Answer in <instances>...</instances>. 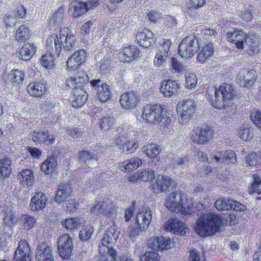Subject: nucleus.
<instances>
[{
    "mask_svg": "<svg viewBox=\"0 0 261 261\" xmlns=\"http://www.w3.org/2000/svg\"><path fill=\"white\" fill-rule=\"evenodd\" d=\"M35 255L36 261H55L52 249L44 242H41L37 245Z\"/></svg>",
    "mask_w": 261,
    "mask_h": 261,
    "instance_id": "17",
    "label": "nucleus"
},
{
    "mask_svg": "<svg viewBox=\"0 0 261 261\" xmlns=\"http://www.w3.org/2000/svg\"><path fill=\"white\" fill-rule=\"evenodd\" d=\"M13 261H31V249L25 240L20 241L14 253Z\"/></svg>",
    "mask_w": 261,
    "mask_h": 261,
    "instance_id": "16",
    "label": "nucleus"
},
{
    "mask_svg": "<svg viewBox=\"0 0 261 261\" xmlns=\"http://www.w3.org/2000/svg\"><path fill=\"white\" fill-rule=\"evenodd\" d=\"M22 221L24 223V226L28 229H30L33 227L34 224L36 221L35 217L29 215H25L22 218Z\"/></svg>",
    "mask_w": 261,
    "mask_h": 261,
    "instance_id": "60",
    "label": "nucleus"
},
{
    "mask_svg": "<svg viewBox=\"0 0 261 261\" xmlns=\"http://www.w3.org/2000/svg\"><path fill=\"white\" fill-rule=\"evenodd\" d=\"M142 118L147 122L168 127L171 120L159 105H147L143 110Z\"/></svg>",
    "mask_w": 261,
    "mask_h": 261,
    "instance_id": "4",
    "label": "nucleus"
},
{
    "mask_svg": "<svg viewBox=\"0 0 261 261\" xmlns=\"http://www.w3.org/2000/svg\"><path fill=\"white\" fill-rule=\"evenodd\" d=\"M4 221L6 226L11 227L16 222L14 212L11 210H7L5 212Z\"/></svg>",
    "mask_w": 261,
    "mask_h": 261,
    "instance_id": "52",
    "label": "nucleus"
},
{
    "mask_svg": "<svg viewBox=\"0 0 261 261\" xmlns=\"http://www.w3.org/2000/svg\"><path fill=\"white\" fill-rule=\"evenodd\" d=\"M143 152L149 157L156 156L161 151V147L155 144H149L143 147Z\"/></svg>",
    "mask_w": 261,
    "mask_h": 261,
    "instance_id": "44",
    "label": "nucleus"
},
{
    "mask_svg": "<svg viewBox=\"0 0 261 261\" xmlns=\"http://www.w3.org/2000/svg\"><path fill=\"white\" fill-rule=\"evenodd\" d=\"M60 39L61 43L62 54H69L75 49L76 38L68 28L61 29Z\"/></svg>",
    "mask_w": 261,
    "mask_h": 261,
    "instance_id": "9",
    "label": "nucleus"
},
{
    "mask_svg": "<svg viewBox=\"0 0 261 261\" xmlns=\"http://www.w3.org/2000/svg\"><path fill=\"white\" fill-rule=\"evenodd\" d=\"M113 123V118L111 116H106L101 118L100 121L101 128L103 130H108Z\"/></svg>",
    "mask_w": 261,
    "mask_h": 261,
    "instance_id": "57",
    "label": "nucleus"
},
{
    "mask_svg": "<svg viewBox=\"0 0 261 261\" xmlns=\"http://www.w3.org/2000/svg\"><path fill=\"white\" fill-rule=\"evenodd\" d=\"M259 41L255 34L251 33L245 36V44L253 48L256 47Z\"/></svg>",
    "mask_w": 261,
    "mask_h": 261,
    "instance_id": "51",
    "label": "nucleus"
},
{
    "mask_svg": "<svg viewBox=\"0 0 261 261\" xmlns=\"http://www.w3.org/2000/svg\"><path fill=\"white\" fill-rule=\"evenodd\" d=\"M36 50V47L32 43H26L19 50L18 57L19 59L28 61L31 59Z\"/></svg>",
    "mask_w": 261,
    "mask_h": 261,
    "instance_id": "36",
    "label": "nucleus"
},
{
    "mask_svg": "<svg viewBox=\"0 0 261 261\" xmlns=\"http://www.w3.org/2000/svg\"><path fill=\"white\" fill-rule=\"evenodd\" d=\"M160 237H153L148 240V245L152 251L160 250Z\"/></svg>",
    "mask_w": 261,
    "mask_h": 261,
    "instance_id": "59",
    "label": "nucleus"
},
{
    "mask_svg": "<svg viewBox=\"0 0 261 261\" xmlns=\"http://www.w3.org/2000/svg\"><path fill=\"white\" fill-rule=\"evenodd\" d=\"M93 4L89 5L83 2L74 1H72L69 5V10L72 11L73 17H77L84 14L87 10L91 9Z\"/></svg>",
    "mask_w": 261,
    "mask_h": 261,
    "instance_id": "25",
    "label": "nucleus"
},
{
    "mask_svg": "<svg viewBox=\"0 0 261 261\" xmlns=\"http://www.w3.org/2000/svg\"><path fill=\"white\" fill-rule=\"evenodd\" d=\"M253 128L241 127L239 129L240 138L243 141H248L252 138L253 135Z\"/></svg>",
    "mask_w": 261,
    "mask_h": 261,
    "instance_id": "47",
    "label": "nucleus"
},
{
    "mask_svg": "<svg viewBox=\"0 0 261 261\" xmlns=\"http://www.w3.org/2000/svg\"><path fill=\"white\" fill-rule=\"evenodd\" d=\"M238 78L240 85L243 87H249L253 85L256 80V73L253 70L243 69L238 74Z\"/></svg>",
    "mask_w": 261,
    "mask_h": 261,
    "instance_id": "23",
    "label": "nucleus"
},
{
    "mask_svg": "<svg viewBox=\"0 0 261 261\" xmlns=\"http://www.w3.org/2000/svg\"><path fill=\"white\" fill-rule=\"evenodd\" d=\"M142 164V160L137 157L127 160L119 164V169L122 171L130 172L137 169Z\"/></svg>",
    "mask_w": 261,
    "mask_h": 261,
    "instance_id": "31",
    "label": "nucleus"
},
{
    "mask_svg": "<svg viewBox=\"0 0 261 261\" xmlns=\"http://www.w3.org/2000/svg\"><path fill=\"white\" fill-rule=\"evenodd\" d=\"M46 89L45 85L42 83H32L27 87V91L30 95L38 97L44 94Z\"/></svg>",
    "mask_w": 261,
    "mask_h": 261,
    "instance_id": "35",
    "label": "nucleus"
},
{
    "mask_svg": "<svg viewBox=\"0 0 261 261\" xmlns=\"http://www.w3.org/2000/svg\"><path fill=\"white\" fill-rule=\"evenodd\" d=\"M139 50L135 45H130L124 48L123 51L118 54V57L121 62H132L139 57Z\"/></svg>",
    "mask_w": 261,
    "mask_h": 261,
    "instance_id": "24",
    "label": "nucleus"
},
{
    "mask_svg": "<svg viewBox=\"0 0 261 261\" xmlns=\"http://www.w3.org/2000/svg\"><path fill=\"white\" fill-rule=\"evenodd\" d=\"M145 229H143L141 228V226L136 223L133 225H130L126 231V234L131 239L134 238L140 234V232L144 231Z\"/></svg>",
    "mask_w": 261,
    "mask_h": 261,
    "instance_id": "48",
    "label": "nucleus"
},
{
    "mask_svg": "<svg viewBox=\"0 0 261 261\" xmlns=\"http://www.w3.org/2000/svg\"><path fill=\"white\" fill-rule=\"evenodd\" d=\"M97 154L86 150H84L80 152L78 158L80 163L83 162L90 168L93 166L92 163H95L97 161Z\"/></svg>",
    "mask_w": 261,
    "mask_h": 261,
    "instance_id": "39",
    "label": "nucleus"
},
{
    "mask_svg": "<svg viewBox=\"0 0 261 261\" xmlns=\"http://www.w3.org/2000/svg\"><path fill=\"white\" fill-rule=\"evenodd\" d=\"M259 160V155L255 152H252L246 158V163L250 166H256Z\"/></svg>",
    "mask_w": 261,
    "mask_h": 261,
    "instance_id": "55",
    "label": "nucleus"
},
{
    "mask_svg": "<svg viewBox=\"0 0 261 261\" xmlns=\"http://www.w3.org/2000/svg\"><path fill=\"white\" fill-rule=\"evenodd\" d=\"M179 88L177 81L171 80H164L161 83L160 92L164 96L169 97L176 95L179 91Z\"/></svg>",
    "mask_w": 261,
    "mask_h": 261,
    "instance_id": "22",
    "label": "nucleus"
},
{
    "mask_svg": "<svg viewBox=\"0 0 261 261\" xmlns=\"http://www.w3.org/2000/svg\"><path fill=\"white\" fill-rule=\"evenodd\" d=\"M25 77L23 71L16 69L12 70L8 74V81L13 86H17L23 83Z\"/></svg>",
    "mask_w": 261,
    "mask_h": 261,
    "instance_id": "38",
    "label": "nucleus"
},
{
    "mask_svg": "<svg viewBox=\"0 0 261 261\" xmlns=\"http://www.w3.org/2000/svg\"><path fill=\"white\" fill-rule=\"evenodd\" d=\"M165 229L174 233L186 235L189 229L186 225L178 219L171 218L166 222Z\"/></svg>",
    "mask_w": 261,
    "mask_h": 261,
    "instance_id": "18",
    "label": "nucleus"
},
{
    "mask_svg": "<svg viewBox=\"0 0 261 261\" xmlns=\"http://www.w3.org/2000/svg\"><path fill=\"white\" fill-rule=\"evenodd\" d=\"M57 166V156L51 155L46 159L41 166V170L45 174H49L53 172Z\"/></svg>",
    "mask_w": 261,
    "mask_h": 261,
    "instance_id": "37",
    "label": "nucleus"
},
{
    "mask_svg": "<svg viewBox=\"0 0 261 261\" xmlns=\"http://www.w3.org/2000/svg\"><path fill=\"white\" fill-rule=\"evenodd\" d=\"M183 195L179 191L171 193L165 199V206L171 211L181 214H186V208L182 203Z\"/></svg>",
    "mask_w": 261,
    "mask_h": 261,
    "instance_id": "8",
    "label": "nucleus"
},
{
    "mask_svg": "<svg viewBox=\"0 0 261 261\" xmlns=\"http://www.w3.org/2000/svg\"><path fill=\"white\" fill-rule=\"evenodd\" d=\"M214 53L212 44L207 43L198 53L196 56L197 61L200 63H204Z\"/></svg>",
    "mask_w": 261,
    "mask_h": 261,
    "instance_id": "40",
    "label": "nucleus"
},
{
    "mask_svg": "<svg viewBox=\"0 0 261 261\" xmlns=\"http://www.w3.org/2000/svg\"><path fill=\"white\" fill-rule=\"evenodd\" d=\"M73 241L68 234L60 236L58 239V249L59 255L64 258H69L73 250Z\"/></svg>",
    "mask_w": 261,
    "mask_h": 261,
    "instance_id": "10",
    "label": "nucleus"
},
{
    "mask_svg": "<svg viewBox=\"0 0 261 261\" xmlns=\"http://www.w3.org/2000/svg\"><path fill=\"white\" fill-rule=\"evenodd\" d=\"M63 16L64 9L63 8H60L54 14L52 18L49 21V24H55V25L59 26L63 21Z\"/></svg>",
    "mask_w": 261,
    "mask_h": 261,
    "instance_id": "50",
    "label": "nucleus"
},
{
    "mask_svg": "<svg viewBox=\"0 0 261 261\" xmlns=\"http://www.w3.org/2000/svg\"><path fill=\"white\" fill-rule=\"evenodd\" d=\"M160 259L158 253L154 251H149L140 257V261H156Z\"/></svg>",
    "mask_w": 261,
    "mask_h": 261,
    "instance_id": "53",
    "label": "nucleus"
},
{
    "mask_svg": "<svg viewBox=\"0 0 261 261\" xmlns=\"http://www.w3.org/2000/svg\"><path fill=\"white\" fill-rule=\"evenodd\" d=\"M236 93L237 90L232 85L224 83L218 88L215 89L214 99L212 97L210 101L217 109L232 108L233 98Z\"/></svg>",
    "mask_w": 261,
    "mask_h": 261,
    "instance_id": "3",
    "label": "nucleus"
},
{
    "mask_svg": "<svg viewBox=\"0 0 261 261\" xmlns=\"http://www.w3.org/2000/svg\"><path fill=\"white\" fill-rule=\"evenodd\" d=\"M93 87H97V97L101 102H105L110 99L112 96V91L110 86L102 83L99 79L93 80L90 82Z\"/></svg>",
    "mask_w": 261,
    "mask_h": 261,
    "instance_id": "12",
    "label": "nucleus"
},
{
    "mask_svg": "<svg viewBox=\"0 0 261 261\" xmlns=\"http://www.w3.org/2000/svg\"><path fill=\"white\" fill-rule=\"evenodd\" d=\"M49 137V134L47 130L33 132L30 133L29 138L33 141L37 145L44 143L47 141V139Z\"/></svg>",
    "mask_w": 261,
    "mask_h": 261,
    "instance_id": "42",
    "label": "nucleus"
},
{
    "mask_svg": "<svg viewBox=\"0 0 261 261\" xmlns=\"http://www.w3.org/2000/svg\"><path fill=\"white\" fill-rule=\"evenodd\" d=\"M174 185V180L173 178L168 176L159 175L155 184L152 186L154 192L156 193L160 192H165L169 189L170 186Z\"/></svg>",
    "mask_w": 261,
    "mask_h": 261,
    "instance_id": "20",
    "label": "nucleus"
},
{
    "mask_svg": "<svg viewBox=\"0 0 261 261\" xmlns=\"http://www.w3.org/2000/svg\"><path fill=\"white\" fill-rule=\"evenodd\" d=\"M88 81V76L85 72L79 73L75 76L69 77L65 81V86L74 91V90L84 89V85Z\"/></svg>",
    "mask_w": 261,
    "mask_h": 261,
    "instance_id": "14",
    "label": "nucleus"
},
{
    "mask_svg": "<svg viewBox=\"0 0 261 261\" xmlns=\"http://www.w3.org/2000/svg\"><path fill=\"white\" fill-rule=\"evenodd\" d=\"M199 48L198 39L193 34L186 37L180 42L178 48L179 55L182 58H191Z\"/></svg>",
    "mask_w": 261,
    "mask_h": 261,
    "instance_id": "5",
    "label": "nucleus"
},
{
    "mask_svg": "<svg viewBox=\"0 0 261 261\" xmlns=\"http://www.w3.org/2000/svg\"><path fill=\"white\" fill-rule=\"evenodd\" d=\"M87 57V54L84 49L75 51L67 60L66 65L69 71L76 70L82 64L84 63Z\"/></svg>",
    "mask_w": 261,
    "mask_h": 261,
    "instance_id": "13",
    "label": "nucleus"
},
{
    "mask_svg": "<svg viewBox=\"0 0 261 261\" xmlns=\"http://www.w3.org/2000/svg\"><path fill=\"white\" fill-rule=\"evenodd\" d=\"M91 212L97 216L105 214L107 216H110L115 213V209L110 201L98 202L91 207Z\"/></svg>",
    "mask_w": 261,
    "mask_h": 261,
    "instance_id": "21",
    "label": "nucleus"
},
{
    "mask_svg": "<svg viewBox=\"0 0 261 261\" xmlns=\"http://www.w3.org/2000/svg\"><path fill=\"white\" fill-rule=\"evenodd\" d=\"M16 18L11 14H6L4 17V21L7 28H10L15 25Z\"/></svg>",
    "mask_w": 261,
    "mask_h": 261,
    "instance_id": "64",
    "label": "nucleus"
},
{
    "mask_svg": "<svg viewBox=\"0 0 261 261\" xmlns=\"http://www.w3.org/2000/svg\"><path fill=\"white\" fill-rule=\"evenodd\" d=\"M168 56L165 51H160L156 54L154 59V63L155 66L158 67H161L168 58Z\"/></svg>",
    "mask_w": 261,
    "mask_h": 261,
    "instance_id": "54",
    "label": "nucleus"
},
{
    "mask_svg": "<svg viewBox=\"0 0 261 261\" xmlns=\"http://www.w3.org/2000/svg\"><path fill=\"white\" fill-rule=\"evenodd\" d=\"M215 207L219 211L232 210L237 211L245 212V205L232 199L219 198L215 202Z\"/></svg>",
    "mask_w": 261,
    "mask_h": 261,
    "instance_id": "11",
    "label": "nucleus"
},
{
    "mask_svg": "<svg viewBox=\"0 0 261 261\" xmlns=\"http://www.w3.org/2000/svg\"><path fill=\"white\" fill-rule=\"evenodd\" d=\"M223 227L220 215L210 213L201 216L195 226L196 233L202 237L214 234Z\"/></svg>",
    "mask_w": 261,
    "mask_h": 261,
    "instance_id": "2",
    "label": "nucleus"
},
{
    "mask_svg": "<svg viewBox=\"0 0 261 261\" xmlns=\"http://www.w3.org/2000/svg\"><path fill=\"white\" fill-rule=\"evenodd\" d=\"M152 212L149 208H143L138 211L136 217V222L141 228L146 229L152 219Z\"/></svg>",
    "mask_w": 261,
    "mask_h": 261,
    "instance_id": "27",
    "label": "nucleus"
},
{
    "mask_svg": "<svg viewBox=\"0 0 261 261\" xmlns=\"http://www.w3.org/2000/svg\"><path fill=\"white\" fill-rule=\"evenodd\" d=\"M30 36L29 30L24 25H21L16 33V38L18 41L22 42L28 39Z\"/></svg>",
    "mask_w": 261,
    "mask_h": 261,
    "instance_id": "46",
    "label": "nucleus"
},
{
    "mask_svg": "<svg viewBox=\"0 0 261 261\" xmlns=\"http://www.w3.org/2000/svg\"><path fill=\"white\" fill-rule=\"evenodd\" d=\"M197 80V77L194 73H189L185 75V85L188 88L192 89L195 87Z\"/></svg>",
    "mask_w": 261,
    "mask_h": 261,
    "instance_id": "49",
    "label": "nucleus"
},
{
    "mask_svg": "<svg viewBox=\"0 0 261 261\" xmlns=\"http://www.w3.org/2000/svg\"><path fill=\"white\" fill-rule=\"evenodd\" d=\"M66 134L68 136H71L74 138H77L83 135V132L78 128L69 127L67 129Z\"/></svg>",
    "mask_w": 261,
    "mask_h": 261,
    "instance_id": "63",
    "label": "nucleus"
},
{
    "mask_svg": "<svg viewBox=\"0 0 261 261\" xmlns=\"http://www.w3.org/2000/svg\"><path fill=\"white\" fill-rule=\"evenodd\" d=\"M120 231L116 229V225L113 224L105 232L99 244V253L100 257L98 261H109L111 256L113 261H134L131 257L126 255H117V251L113 246L118 239Z\"/></svg>",
    "mask_w": 261,
    "mask_h": 261,
    "instance_id": "1",
    "label": "nucleus"
},
{
    "mask_svg": "<svg viewBox=\"0 0 261 261\" xmlns=\"http://www.w3.org/2000/svg\"><path fill=\"white\" fill-rule=\"evenodd\" d=\"M19 182L23 187L31 186L34 182L33 172L30 169L22 170L18 174Z\"/></svg>",
    "mask_w": 261,
    "mask_h": 261,
    "instance_id": "34",
    "label": "nucleus"
},
{
    "mask_svg": "<svg viewBox=\"0 0 261 261\" xmlns=\"http://www.w3.org/2000/svg\"><path fill=\"white\" fill-rule=\"evenodd\" d=\"M173 247V242L169 238L160 237V250H168Z\"/></svg>",
    "mask_w": 261,
    "mask_h": 261,
    "instance_id": "56",
    "label": "nucleus"
},
{
    "mask_svg": "<svg viewBox=\"0 0 261 261\" xmlns=\"http://www.w3.org/2000/svg\"><path fill=\"white\" fill-rule=\"evenodd\" d=\"M155 40L154 34L147 29L138 32L136 35V42L144 48H149L152 46Z\"/></svg>",
    "mask_w": 261,
    "mask_h": 261,
    "instance_id": "15",
    "label": "nucleus"
},
{
    "mask_svg": "<svg viewBox=\"0 0 261 261\" xmlns=\"http://www.w3.org/2000/svg\"><path fill=\"white\" fill-rule=\"evenodd\" d=\"M250 118L254 123L261 129V113L259 111L252 112L250 114Z\"/></svg>",
    "mask_w": 261,
    "mask_h": 261,
    "instance_id": "62",
    "label": "nucleus"
},
{
    "mask_svg": "<svg viewBox=\"0 0 261 261\" xmlns=\"http://www.w3.org/2000/svg\"><path fill=\"white\" fill-rule=\"evenodd\" d=\"M213 134L212 128L208 125H204L192 130L191 139L198 145H204L208 143Z\"/></svg>",
    "mask_w": 261,
    "mask_h": 261,
    "instance_id": "6",
    "label": "nucleus"
},
{
    "mask_svg": "<svg viewBox=\"0 0 261 261\" xmlns=\"http://www.w3.org/2000/svg\"><path fill=\"white\" fill-rule=\"evenodd\" d=\"M47 200L46 196L43 193H36L31 200V209L33 211L41 210L45 207Z\"/></svg>",
    "mask_w": 261,
    "mask_h": 261,
    "instance_id": "29",
    "label": "nucleus"
},
{
    "mask_svg": "<svg viewBox=\"0 0 261 261\" xmlns=\"http://www.w3.org/2000/svg\"><path fill=\"white\" fill-rule=\"evenodd\" d=\"M154 176L153 170L148 168L129 176L128 179L130 181H138L139 180L147 181L152 180L154 178Z\"/></svg>",
    "mask_w": 261,
    "mask_h": 261,
    "instance_id": "30",
    "label": "nucleus"
},
{
    "mask_svg": "<svg viewBox=\"0 0 261 261\" xmlns=\"http://www.w3.org/2000/svg\"><path fill=\"white\" fill-rule=\"evenodd\" d=\"M138 147L137 141L135 139L131 141H129L127 139L126 143L124 144V149L126 148L127 153L134 151Z\"/></svg>",
    "mask_w": 261,
    "mask_h": 261,
    "instance_id": "61",
    "label": "nucleus"
},
{
    "mask_svg": "<svg viewBox=\"0 0 261 261\" xmlns=\"http://www.w3.org/2000/svg\"><path fill=\"white\" fill-rule=\"evenodd\" d=\"M81 223V219L76 217L66 219L62 223L66 229L71 230L77 228Z\"/></svg>",
    "mask_w": 261,
    "mask_h": 261,
    "instance_id": "45",
    "label": "nucleus"
},
{
    "mask_svg": "<svg viewBox=\"0 0 261 261\" xmlns=\"http://www.w3.org/2000/svg\"><path fill=\"white\" fill-rule=\"evenodd\" d=\"M196 103L191 99L182 101L177 105L178 120L181 123L187 122L194 113Z\"/></svg>",
    "mask_w": 261,
    "mask_h": 261,
    "instance_id": "7",
    "label": "nucleus"
},
{
    "mask_svg": "<svg viewBox=\"0 0 261 261\" xmlns=\"http://www.w3.org/2000/svg\"><path fill=\"white\" fill-rule=\"evenodd\" d=\"M93 232V228L90 226L82 229L79 233L80 239L83 241L88 240Z\"/></svg>",
    "mask_w": 261,
    "mask_h": 261,
    "instance_id": "58",
    "label": "nucleus"
},
{
    "mask_svg": "<svg viewBox=\"0 0 261 261\" xmlns=\"http://www.w3.org/2000/svg\"><path fill=\"white\" fill-rule=\"evenodd\" d=\"M227 38L228 41L234 42L237 48L243 49L245 35L242 30H234L233 32L227 33Z\"/></svg>",
    "mask_w": 261,
    "mask_h": 261,
    "instance_id": "28",
    "label": "nucleus"
},
{
    "mask_svg": "<svg viewBox=\"0 0 261 261\" xmlns=\"http://www.w3.org/2000/svg\"><path fill=\"white\" fill-rule=\"evenodd\" d=\"M73 96L72 98V106L75 108H80L83 106L87 98L88 94L84 89L74 90L73 92Z\"/></svg>",
    "mask_w": 261,
    "mask_h": 261,
    "instance_id": "32",
    "label": "nucleus"
},
{
    "mask_svg": "<svg viewBox=\"0 0 261 261\" xmlns=\"http://www.w3.org/2000/svg\"><path fill=\"white\" fill-rule=\"evenodd\" d=\"M12 160L10 158L0 159V178L4 179L9 176L11 172Z\"/></svg>",
    "mask_w": 261,
    "mask_h": 261,
    "instance_id": "41",
    "label": "nucleus"
},
{
    "mask_svg": "<svg viewBox=\"0 0 261 261\" xmlns=\"http://www.w3.org/2000/svg\"><path fill=\"white\" fill-rule=\"evenodd\" d=\"M214 158L217 162L223 163L225 161H229L232 163L236 160L234 152L231 150H228L224 152H221L220 155H214Z\"/></svg>",
    "mask_w": 261,
    "mask_h": 261,
    "instance_id": "43",
    "label": "nucleus"
},
{
    "mask_svg": "<svg viewBox=\"0 0 261 261\" xmlns=\"http://www.w3.org/2000/svg\"><path fill=\"white\" fill-rule=\"evenodd\" d=\"M137 93L135 91L126 92L120 96L119 102L122 107L126 110L134 108L138 103Z\"/></svg>",
    "mask_w": 261,
    "mask_h": 261,
    "instance_id": "19",
    "label": "nucleus"
},
{
    "mask_svg": "<svg viewBox=\"0 0 261 261\" xmlns=\"http://www.w3.org/2000/svg\"><path fill=\"white\" fill-rule=\"evenodd\" d=\"M46 47L50 54H53L55 50V54L53 55L54 58L56 56L58 57L62 50L60 37L56 34H53L48 37L46 40Z\"/></svg>",
    "mask_w": 261,
    "mask_h": 261,
    "instance_id": "26",
    "label": "nucleus"
},
{
    "mask_svg": "<svg viewBox=\"0 0 261 261\" xmlns=\"http://www.w3.org/2000/svg\"><path fill=\"white\" fill-rule=\"evenodd\" d=\"M71 192V186L69 184L59 185L57 191L55 200L58 203L65 201Z\"/></svg>",
    "mask_w": 261,
    "mask_h": 261,
    "instance_id": "33",
    "label": "nucleus"
}]
</instances>
